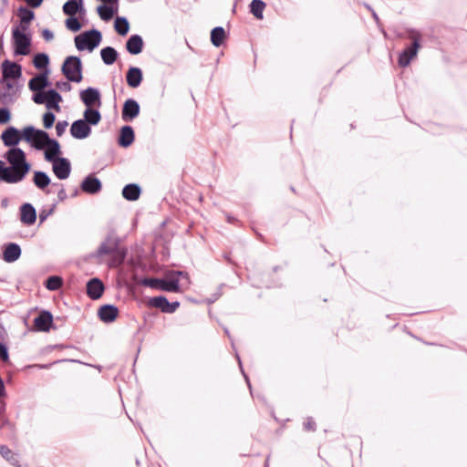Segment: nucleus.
<instances>
[{
  "label": "nucleus",
  "mask_w": 467,
  "mask_h": 467,
  "mask_svg": "<svg viewBox=\"0 0 467 467\" xmlns=\"http://www.w3.org/2000/svg\"><path fill=\"white\" fill-rule=\"evenodd\" d=\"M4 157L10 166H6L3 161H0V181L6 183L22 182L30 169L25 152L20 148H11Z\"/></svg>",
  "instance_id": "f257e3e1"
},
{
  "label": "nucleus",
  "mask_w": 467,
  "mask_h": 467,
  "mask_svg": "<svg viewBox=\"0 0 467 467\" xmlns=\"http://www.w3.org/2000/svg\"><path fill=\"white\" fill-rule=\"evenodd\" d=\"M189 279L188 275L184 272H175L172 276L169 279H159V278H145L141 281V285L150 288L167 291V292H178L180 290L179 277Z\"/></svg>",
  "instance_id": "f03ea898"
},
{
  "label": "nucleus",
  "mask_w": 467,
  "mask_h": 467,
  "mask_svg": "<svg viewBox=\"0 0 467 467\" xmlns=\"http://www.w3.org/2000/svg\"><path fill=\"white\" fill-rule=\"evenodd\" d=\"M28 26H18L13 29L14 51L16 55L26 56L30 52L31 35Z\"/></svg>",
  "instance_id": "7ed1b4c3"
},
{
  "label": "nucleus",
  "mask_w": 467,
  "mask_h": 467,
  "mask_svg": "<svg viewBox=\"0 0 467 467\" xmlns=\"http://www.w3.org/2000/svg\"><path fill=\"white\" fill-rule=\"evenodd\" d=\"M62 72L68 81L79 83L82 80V65L78 57L70 56L62 66Z\"/></svg>",
  "instance_id": "20e7f679"
},
{
  "label": "nucleus",
  "mask_w": 467,
  "mask_h": 467,
  "mask_svg": "<svg viewBox=\"0 0 467 467\" xmlns=\"http://www.w3.org/2000/svg\"><path fill=\"white\" fill-rule=\"evenodd\" d=\"M101 41V34L97 29L82 33L75 37V45L78 50H93Z\"/></svg>",
  "instance_id": "39448f33"
},
{
  "label": "nucleus",
  "mask_w": 467,
  "mask_h": 467,
  "mask_svg": "<svg viewBox=\"0 0 467 467\" xmlns=\"http://www.w3.org/2000/svg\"><path fill=\"white\" fill-rule=\"evenodd\" d=\"M23 138L26 141L31 142L32 145L37 150L44 149L51 140L46 131L36 130L32 126L26 127L23 130Z\"/></svg>",
  "instance_id": "423d86ee"
},
{
  "label": "nucleus",
  "mask_w": 467,
  "mask_h": 467,
  "mask_svg": "<svg viewBox=\"0 0 467 467\" xmlns=\"http://www.w3.org/2000/svg\"><path fill=\"white\" fill-rule=\"evenodd\" d=\"M420 47V41L417 37H415L411 46L405 48L400 54L399 65L402 67L409 66L410 61L417 56Z\"/></svg>",
  "instance_id": "0eeeda50"
},
{
  "label": "nucleus",
  "mask_w": 467,
  "mask_h": 467,
  "mask_svg": "<svg viewBox=\"0 0 467 467\" xmlns=\"http://www.w3.org/2000/svg\"><path fill=\"white\" fill-rule=\"evenodd\" d=\"M2 81H6L7 79H16L22 75L21 66L5 59L2 63Z\"/></svg>",
  "instance_id": "6e6552de"
},
{
  "label": "nucleus",
  "mask_w": 467,
  "mask_h": 467,
  "mask_svg": "<svg viewBox=\"0 0 467 467\" xmlns=\"http://www.w3.org/2000/svg\"><path fill=\"white\" fill-rule=\"evenodd\" d=\"M53 172L59 180H66L71 171L70 162L66 158H58L53 161Z\"/></svg>",
  "instance_id": "1a4fd4ad"
},
{
  "label": "nucleus",
  "mask_w": 467,
  "mask_h": 467,
  "mask_svg": "<svg viewBox=\"0 0 467 467\" xmlns=\"http://www.w3.org/2000/svg\"><path fill=\"white\" fill-rule=\"evenodd\" d=\"M151 306L161 309L164 313H173L179 307V302L170 303L165 296L152 297L150 301Z\"/></svg>",
  "instance_id": "9d476101"
},
{
  "label": "nucleus",
  "mask_w": 467,
  "mask_h": 467,
  "mask_svg": "<svg viewBox=\"0 0 467 467\" xmlns=\"http://www.w3.org/2000/svg\"><path fill=\"white\" fill-rule=\"evenodd\" d=\"M91 132L90 127L83 119L74 121L70 128L71 136L78 140H83L89 136Z\"/></svg>",
  "instance_id": "9b49d317"
},
{
  "label": "nucleus",
  "mask_w": 467,
  "mask_h": 467,
  "mask_svg": "<svg viewBox=\"0 0 467 467\" xmlns=\"http://www.w3.org/2000/svg\"><path fill=\"white\" fill-rule=\"evenodd\" d=\"M140 113V105L139 103L132 99H129L125 101L121 117L124 121H131L134 119Z\"/></svg>",
  "instance_id": "f8f14e48"
},
{
  "label": "nucleus",
  "mask_w": 467,
  "mask_h": 467,
  "mask_svg": "<svg viewBox=\"0 0 467 467\" xmlns=\"http://www.w3.org/2000/svg\"><path fill=\"white\" fill-rule=\"evenodd\" d=\"M80 99L88 108H91L95 105L99 107L101 105L100 94L99 90L94 88H88L82 90L80 92Z\"/></svg>",
  "instance_id": "ddd939ff"
},
{
  "label": "nucleus",
  "mask_w": 467,
  "mask_h": 467,
  "mask_svg": "<svg viewBox=\"0 0 467 467\" xmlns=\"http://www.w3.org/2000/svg\"><path fill=\"white\" fill-rule=\"evenodd\" d=\"M1 139L5 146L16 148L22 137L16 128L9 127L2 133Z\"/></svg>",
  "instance_id": "4468645a"
},
{
  "label": "nucleus",
  "mask_w": 467,
  "mask_h": 467,
  "mask_svg": "<svg viewBox=\"0 0 467 467\" xmlns=\"http://www.w3.org/2000/svg\"><path fill=\"white\" fill-rule=\"evenodd\" d=\"M101 188V182L93 175L87 176L81 183V190L88 194L98 193L100 192Z\"/></svg>",
  "instance_id": "2eb2a0df"
},
{
  "label": "nucleus",
  "mask_w": 467,
  "mask_h": 467,
  "mask_svg": "<svg viewBox=\"0 0 467 467\" xmlns=\"http://www.w3.org/2000/svg\"><path fill=\"white\" fill-rule=\"evenodd\" d=\"M53 323V317L48 311L41 312L35 319L34 326L38 331L47 332Z\"/></svg>",
  "instance_id": "dca6fc26"
},
{
  "label": "nucleus",
  "mask_w": 467,
  "mask_h": 467,
  "mask_svg": "<svg viewBox=\"0 0 467 467\" xmlns=\"http://www.w3.org/2000/svg\"><path fill=\"white\" fill-rule=\"evenodd\" d=\"M104 292V285L99 278H92L87 284V294L91 299H99Z\"/></svg>",
  "instance_id": "f3484780"
},
{
  "label": "nucleus",
  "mask_w": 467,
  "mask_h": 467,
  "mask_svg": "<svg viewBox=\"0 0 467 467\" xmlns=\"http://www.w3.org/2000/svg\"><path fill=\"white\" fill-rule=\"evenodd\" d=\"M119 246V239L117 236L110 235L99 245L98 254L99 255L110 254Z\"/></svg>",
  "instance_id": "a211bd4d"
},
{
  "label": "nucleus",
  "mask_w": 467,
  "mask_h": 467,
  "mask_svg": "<svg viewBox=\"0 0 467 467\" xmlns=\"http://www.w3.org/2000/svg\"><path fill=\"white\" fill-rule=\"evenodd\" d=\"M20 220L26 225H32L36 220V209L30 203H24L20 208Z\"/></svg>",
  "instance_id": "6ab92c4d"
},
{
  "label": "nucleus",
  "mask_w": 467,
  "mask_h": 467,
  "mask_svg": "<svg viewBox=\"0 0 467 467\" xmlns=\"http://www.w3.org/2000/svg\"><path fill=\"white\" fill-rule=\"evenodd\" d=\"M98 315L101 321L110 323L117 318L119 309L113 305H105L99 309Z\"/></svg>",
  "instance_id": "aec40b11"
},
{
  "label": "nucleus",
  "mask_w": 467,
  "mask_h": 467,
  "mask_svg": "<svg viewBox=\"0 0 467 467\" xmlns=\"http://www.w3.org/2000/svg\"><path fill=\"white\" fill-rule=\"evenodd\" d=\"M21 255V248L15 243H10L5 245L3 252V259L7 263L16 261Z\"/></svg>",
  "instance_id": "412c9836"
},
{
  "label": "nucleus",
  "mask_w": 467,
  "mask_h": 467,
  "mask_svg": "<svg viewBox=\"0 0 467 467\" xmlns=\"http://www.w3.org/2000/svg\"><path fill=\"white\" fill-rule=\"evenodd\" d=\"M126 48L131 55H138L142 51L143 40L139 35H132L126 43Z\"/></svg>",
  "instance_id": "4be33fe9"
},
{
  "label": "nucleus",
  "mask_w": 467,
  "mask_h": 467,
  "mask_svg": "<svg viewBox=\"0 0 467 467\" xmlns=\"http://www.w3.org/2000/svg\"><path fill=\"white\" fill-rule=\"evenodd\" d=\"M126 80L130 88H137L142 81V72L140 68L131 67L127 72Z\"/></svg>",
  "instance_id": "5701e85b"
},
{
  "label": "nucleus",
  "mask_w": 467,
  "mask_h": 467,
  "mask_svg": "<svg viewBox=\"0 0 467 467\" xmlns=\"http://www.w3.org/2000/svg\"><path fill=\"white\" fill-rule=\"evenodd\" d=\"M127 248L119 246L118 249H116V251L109 254L111 257L108 263V265L110 268H116L122 265L127 255Z\"/></svg>",
  "instance_id": "b1692460"
},
{
  "label": "nucleus",
  "mask_w": 467,
  "mask_h": 467,
  "mask_svg": "<svg viewBox=\"0 0 467 467\" xmlns=\"http://www.w3.org/2000/svg\"><path fill=\"white\" fill-rule=\"evenodd\" d=\"M48 85L47 73L39 74L32 78L28 82V87L32 91H40Z\"/></svg>",
  "instance_id": "393cba45"
},
{
  "label": "nucleus",
  "mask_w": 467,
  "mask_h": 467,
  "mask_svg": "<svg viewBox=\"0 0 467 467\" xmlns=\"http://www.w3.org/2000/svg\"><path fill=\"white\" fill-rule=\"evenodd\" d=\"M45 158L47 161H57V156L60 153V145L56 140H50L45 146Z\"/></svg>",
  "instance_id": "a878e982"
},
{
  "label": "nucleus",
  "mask_w": 467,
  "mask_h": 467,
  "mask_svg": "<svg viewBox=\"0 0 467 467\" xmlns=\"http://www.w3.org/2000/svg\"><path fill=\"white\" fill-rule=\"evenodd\" d=\"M46 107L48 109H55L57 111L60 110L59 103L62 101V97L60 94L55 89H49L47 91Z\"/></svg>",
  "instance_id": "bb28decb"
},
{
  "label": "nucleus",
  "mask_w": 467,
  "mask_h": 467,
  "mask_svg": "<svg viewBox=\"0 0 467 467\" xmlns=\"http://www.w3.org/2000/svg\"><path fill=\"white\" fill-rule=\"evenodd\" d=\"M122 195L128 201H136L140 198V188L135 183L128 184L123 188Z\"/></svg>",
  "instance_id": "cd10ccee"
},
{
  "label": "nucleus",
  "mask_w": 467,
  "mask_h": 467,
  "mask_svg": "<svg viewBox=\"0 0 467 467\" xmlns=\"http://www.w3.org/2000/svg\"><path fill=\"white\" fill-rule=\"evenodd\" d=\"M134 140V132L130 126H124L120 130L119 143L122 147H129Z\"/></svg>",
  "instance_id": "c85d7f7f"
},
{
  "label": "nucleus",
  "mask_w": 467,
  "mask_h": 467,
  "mask_svg": "<svg viewBox=\"0 0 467 467\" xmlns=\"http://www.w3.org/2000/svg\"><path fill=\"white\" fill-rule=\"evenodd\" d=\"M82 0H68L63 5V12L67 16H74L79 10L82 9Z\"/></svg>",
  "instance_id": "c756f323"
},
{
  "label": "nucleus",
  "mask_w": 467,
  "mask_h": 467,
  "mask_svg": "<svg viewBox=\"0 0 467 467\" xmlns=\"http://www.w3.org/2000/svg\"><path fill=\"white\" fill-rule=\"evenodd\" d=\"M33 182L38 189L44 190L49 185L50 179L46 172L37 171L34 172Z\"/></svg>",
  "instance_id": "7c9ffc66"
},
{
  "label": "nucleus",
  "mask_w": 467,
  "mask_h": 467,
  "mask_svg": "<svg viewBox=\"0 0 467 467\" xmlns=\"http://www.w3.org/2000/svg\"><path fill=\"white\" fill-rule=\"evenodd\" d=\"M100 56L106 65H112L118 57V52L111 47L101 49Z\"/></svg>",
  "instance_id": "2f4dec72"
},
{
  "label": "nucleus",
  "mask_w": 467,
  "mask_h": 467,
  "mask_svg": "<svg viewBox=\"0 0 467 467\" xmlns=\"http://www.w3.org/2000/svg\"><path fill=\"white\" fill-rule=\"evenodd\" d=\"M84 118L88 126L97 125L101 119V115L99 110L88 108L84 112Z\"/></svg>",
  "instance_id": "473e14b6"
},
{
  "label": "nucleus",
  "mask_w": 467,
  "mask_h": 467,
  "mask_svg": "<svg viewBox=\"0 0 467 467\" xmlns=\"http://www.w3.org/2000/svg\"><path fill=\"white\" fill-rule=\"evenodd\" d=\"M265 3L262 0H253L250 4V12L257 18L263 19Z\"/></svg>",
  "instance_id": "72a5a7b5"
},
{
  "label": "nucleus",
  "mask_w": 467,
  "mask_h": 467,
  "mask_svg": "<svg viewBox=\"0 0 467 467\" xmlns=\"http://www.w3.org/2000/svg\"><path fill=\"white\" fill-rule=\"evenodd\" d=\"M224 36L225 32L222 26H216L211 32V41L215 47H220L223 44Z\"/></svg>",
  "instance_id": "f704fd0d"
},
{
  "label": "nucleus",
  "mask_w": 467,
  "mask_h": 467,
  "mask_svg": "<svg viewBox=\"0 0 467 467\" xmlns=\"http://www.w3.org/2000/svg\"><path fill=\"white\" fill-rule=\"evenodd\" d=\"M18 15L20 17V25L28 26V24L34 19V12L26 7H20L18 9Z\"/></svg>",
  "instance_id": "c9c22d12"
},
{
  "label": "nucleus",
  "mask_w": 467,
  "mask_h": 467,
  "mask_svg": "<svg viewBox=\"0 0 467 467\" xmlns=\"http://www.w3.org/2000/svg\"><path fill=\"white\" fill-rule=\"evenodd\" d=\"M48 63H49V57L45 53H39L34 57L33 64L36 68H38V69L46 68L47 67Z\"/></svg>",
  "instance_id": "e433bc0d"
},
{
  "label": "nucleus",
  "mask_w": 467,
  "mask_h": 467,
  "mask_svg": "<svg viewBox=\"0 0 467 467\" xmlns=\"http://www.w3.org/2000/svg\"><path fill=\"white\" fill-rule=\"evenodd\" d=\"M115 30L120 36H125L130 28L129 22L125 17H118L115 21Z\"/></svg>",
  "instance_id": "4c0bfd02"
},
{
  "label": "nucleus",
  "mask_w": 467,
  "mask_h": 467,
  "mask_svg": "<svg viewBox=\"0 0 467 467\" xmlns=\"http://www.w3.org/2000/svg\"><path fill=\"white\" fill-rule=\"evenodd\" d=\"M62 285V278L57 275L49 276L46 281V287L50 291L58 290Z\"/></svg>",
  "instance_id": "58836bf2"
},
{
  "label": "nucleus",
  "mask_w": 467,
  "mask_h": 467,
  "mask_svg": "<svg viewBox=\"0 0 467 467\" xmlns=\"http://www.w3.org/2000/svg\"><path fill=\"white\" fill-rule=\"evenodd\" d=\"M99 16L104 21L110 20L114 16V9L109 5H99L97 9Z\"/></svg>",
  "instance_id": "ea45409f"
},
{
  "label": "nucleus",
  "mask_w": 467,
  "mask_h": 467,
  "mask_svg": "<svg viewBox=\"0 0 467 467\" xmlns=\"http://www.w3.org/2000/svg\"><path fill=\"white\" fill-rule=\"evenodd\" d=\"M66 26L67 27V29H69L73 32H78L81 28V25H80L79 21L78 20V18L73 17V16H71L66 20Z\"/></svg>",
  "instance_id": "a19ab883"
},
{
  "label": "nucleus",
  "mask_w": 467,
  "mask_h": 467,
  "mask_svg": "<svg viewBox=\"0 0 467 467\" xmlns=\"http://www.w3.org/2000/svg\"><path fill=\"white\" fill-rule=\"evenodd\" d=\"M55 115L52 112H46L43 115V125L46 129H50L55 122Z\"/></svg>",
  "instance_id": "79ce46f5"
},
{
  "label": "nucleus",
  "mask_w": 467,
  "mask_h": 467,
  "mask_svg": "<svg viewBox=\"0 0 467 467\" xmlns=\"http://www.w3.org/2000/svg\"><path fill=\"white\" fill-rule=\"evenodd\" d=\"M3 83H5V86L6 88V90L4 94L5 96L12 97L16 93L17 88H16L15 84L12 81L7 79L6 81H3Z\"/></svg>",
  "instance_id": "37998d69"
},
{
  "label": "nucleus",
  "mask_w": 467,
  "mask_h": 467,
  "mask_svg": "<svg viewBox=\"0 0 467 467\" xmlns=\"http://www.w3.org/2000/svg\"><path fill=\"white\" fill-rule=\"evenodd\" d=\"M47 91L42 92V90H40V91H37V93H36L33 96V101L36 104H45L46 105L47 99Z\"/></svg>",
  "instance_id": "c03bdc74"
},
{
  "label": "nucleus",
  "mask_w": 467,
  "mask_h": 467,
  "mask_svg": "<svg viewBox=\"0 0 467 467\" xmlns=\"http://www.w3.org/2000/svg\"><path fill=\"white\" fill-rule=\"evenodd\" d=\"M10 119V112L7 109H0V123L5 124Z\"/></svg>",
  "instance_id": "a18cd8bd"
},
{
  "label": "nucleus",
  "mask_w": 467,
  "mask_h": 467,
  "mask_svg": "<svg viewBox=\"0 0 467 467\" xmlns=\"http://www.w3.org/2000/svg\"><path fill=\"white\" fill-rule=\"evenodd\" d=\"M67 127V121H58L56 124V132L58 137L62 136Z\"/></svg>",
  "instance_id": "49530a36"
},
{
  "label": "nucleus",
  "mask_w": 467,
  "mask_h": 467,
  "mask_svg": "<svg viewBox=\"0 0 467 467\" xmlns=\"http://www.w3.org/2000/svg\"><path fill=\"white\" fill-rule=\"evenodd\" d=\"M0 454L7 460L13 456L12 451L6 445H0Z\"/></svg>",
  "instance_id": "de8ad7c7"
},
{
  "label": "nucleus",
  "mask_w": 467,
  "mask_h": 467,
  "mask_svg": "<svg viewBox=\"0 0 467 467\" xmlns=\"http://www.w3.org/2000/svg\"><path fill=\"white\" fill-rule=\"evenodd\" d=\"M0 358L5 362H7L9 359L7 348L3 343H0Z\"/></svg>",
  "instance_id": "09e8293b"
},
{
  "label": "nucleus",
  "mask_w": 467,
  "mask_h": 467,
  "mask_svg": "<svg viewBox=\"0 0 467 467\" xmlns=\"http://www.w3.org/2000/svg\"><path fill=\"white\" fill-rule=\"evenodd\" d=\"M56 87L61 91H69L71 89V85L67 81H58L56 83Z\"/></svg>",
  "instance_id": "8fccbe9b"
},
{
  "label": "nucleus",
  "mask_w": 467,
  "mask_h": 467,
  "mask_svg": "<svg viewBox=\"0 0 467 467\" xmlns=\"http://www.w3.org/2000/svg\"><path fill=\"white\" fill-rule=\"evenodd\" d=\"M304 427L306 431H315L316 430V422L312 418H307L304 422Z\"/></svg>",
  "instance_id": "3c124183"
},
{
  "label": "nucleus",
  "mask_w": 467,
  "mask_h": 467,
  "mask_svg": "<svg viewBox=\"0 0 467 467\" xmlns=\"http://www.w3.org/2000/svg\"><path fill=\"white\" fill-rule=\"evenodd\" d=\"M42 36L46 41H50L54 38V34L49 29H44L42 31Z\"/></svg>",
  "instance_id": "603ef678"
},
{
  "label": "nucleus",
  "mask_w": 467,
  "mask_h": 467,
  "mask_svg": "<svg viewBox=\"0 0 467 467\" xmlns=\"http://www.w3.org/2000/svg\"><path fill=\"white\" fill-rule=\"evenodd\" d=\"M26 2L31 7L36 8V7H38L42 4L43 0H26Z\"/></svg>",
  "instance_id": "864d4df0"
},
{
  "label": "nucleus",
  "mask_w": 467,
  "mask_h": 467,
  "mask_svg": "<svg viewBox=\"0 0 467 467\" xmlns=\"http://www.w3.org/2000/svg\"><path fill=\"white\" fill-rule=\"evenodd\" d=\"M58 198L60 200H64L66 197H67V193H66V191L65 189H61L59 192H58Z\"/></svg>",
  "instance_id": "5fc2aeb1"
},
{
  "label": "nucleus",
  "mask_w": 467,
  "mask_h": 467,
  "mask_svg": "<svg viewBox=\"0 0 467 467\" xmlns=\"http://www.w3.org/2000/svg\"><path fill=\"white\" fill-rule=\"evenodd\" d=\"M40 368H47L50 367V365H42V366H39Z\"/></svg>",
  "instance_id": "6e6d98bb"
},
{
  "label": "nucleus",
  "mask_w": 467,
  "mask_h": 467,
  "mask_svg": "<svg viewBox=\"0 0 467 467\" xmlns=\"http://www.w3.org/2000/svg\"><path fill=\"white\" fill-rule=\"evenodd\" d=\"M3 49V41L2 38L0 39V51Z\"/></svg>",
  "instance_id": "4d7b16f0"
},
{
  "label": "nucleus",
  "mask_w": 467,
  "mask_h": 467,
  "mask_svg": "<svg viewBox=\"0 0 467 467\" xmlns=\"http://www.w3.org/2000/svg\"><path fill=\"white\" fill-rule=\"evenodd\" d=\"M373 17H374L375 19H378V16L376 15V13H373Z\"/></svg>",
  "instance_id": "13d9d810"
},
{
  "label": "nucleus",
  "mask_w": 467,
  "mask_h": 467,
  "mask_svg": "<svg viewBox=\"0 0 467 467\" xmlns=\"http://www.w3.org/2000/svg\"><path fill=\"white\" fill-rule=\"evenodd\" d=\"M40 220H41V221H44V220H45V217H44V216H42V215H40Z\"/></svg>",
  "instance_id": "bf43d9fd"
}]
</instances>
